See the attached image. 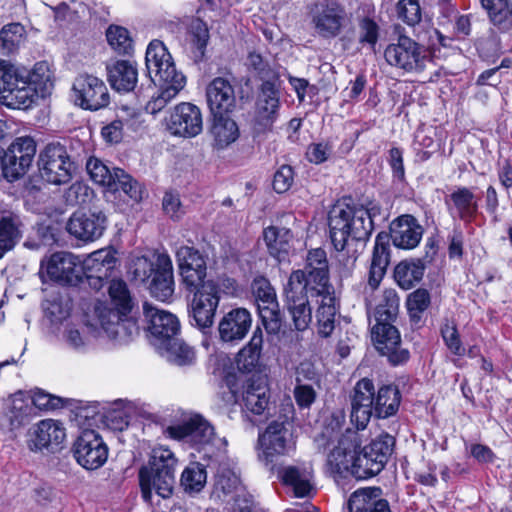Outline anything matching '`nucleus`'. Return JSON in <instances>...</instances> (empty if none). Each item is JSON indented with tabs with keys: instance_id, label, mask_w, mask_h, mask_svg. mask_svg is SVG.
Here are the masks:
<instances>
[{
	"instance_id": "obj_33",
	"label": "nucleus",
	"mask_w": 512,
	"mask_h": 512,
	"mask_svg": "<svg viewBox=\"0 0 512 512\" xmlns=\"http://www.w3.org/2000/svg\"><path fill=\"white\" fill-rule=\"evenodd\" d=\"M390 262L389 236L386 232H380L375 238V244L368 276V284L371 289H376L383 279Z\"/></svg>"
},
{
	"instance_id": "obj_59",
	"label": "nucleus",
	"mask_w": 512,
	"mask_h": 512,
	"mask_svg": "<svg viewBox=\"0 0 512 512\" xmlns=\"http://www.w3.org/2000/svg\"><path fill=\"white\" fill-rule=\"evenodd\" d=\"M18 236V229L10 217H3L0 220V258L11 250L15 245Z\"/></svg>"
},
{
	"instance_id": "obj_7",
	"label": "nucleus",
	"mask_w": 512,
	"mask_h": 512,
	"mask_svg": "<svg viewBox=\"0 0 512 512\" xmlns=\"http://www.w3.org/2000/svg\"><path fill=\"white\" fill-rule=\"evenodd\" d=\"M38 168L45 182L57 186L69 183L76 170L67 148L59 142L48 143L40 151Z\"/></svg>"
},
{
	"instance_id": "obj_58",
	"label": "nucleus",
	"mask_w": 512,
	"mask_h": 512,
	"mask_svg": "<svg viewBox=\"0 0 512 512\" xmlns=\"http://www.w3.org/2000/svg\"><path fill=\"white\" fill-rule=\"evenodd\" d=\"M24 77L20 67L0 59V96H3L13 85H18L17 81H21Z\"/></svg>"
},
{
	"instance_id": "obj_29",
	"label": "nucleus",
	"mask_w": 512,
	"mask_h": 512,
	"mask_svg": "<svg viewBox=\"0 0 512 512\" xmlns=\"http://www.w3.org/2000/svg\"><path fill=\"white\" fill-rule=\"evenodd\" d=\"M206 98L212 115L228 114L236 105L234 87L223 77H217L208 84Z\"/></svg>"
},
{
	"instance_id": "obj_2",
	"label": "nucleus",
	"mask_w": 512,
	"mask_h": 512,
	"mask_svg": "<svg viewBox=\"0 0 512 512\" xmlns=\"http://www.w3.org/2000/svg\"><path fill=\"white\" fill-rule=\"evenodd\" d=\"M368 218L362 206L336 205L329 212L330 238L345 276L351 273L358 258L356 250L350 251V242H366L373 231Z\"/></svg>"
},
{
	"instance_id": "obj_42",
	"label": "nucleus",
	"mask_w": 512,
	"mask_h": 512,
	"mask_svg": "<svg viewBox=\"0 0 512 512\" xmlns=\"http://www.w3.org/2000/svg\"><path fill=\"white\" fill-rule=\"evenodd\" d=\"M401 394L397 386L384 385L379 388L373 404V415L378 418H388L394 415L400 405Z\"/></svg>"
},
{
	"instance_id": "obj_36",
	"label": "nucleus",
	"mask_w": 512,
	"mask_h": 512,
	"mask_svg": "<svg viewBox=\"0 0 512 512\" xmlns=\"http://www.w3.org/2000/svg\"><path fill=\"white\" fill-rule=\"evenodd\" d=\"M210 133L217 149L227 148L240 136L237 123L227 114L213 115Z\"/></svg>"
},
{
	"instance_id": "obj_12",
	"label": "nucleus",
	"mask_w": 512,
	"mask_h": 512,
	"mask_svg": "<svg viewBox=\"0 0 512 512\" xmlns=\"http://www.w3.org/2000/svg\"><path fill=\"white\" fill-rule=\"evenodd\" d=\"M165 129L173 136L193 138L203 130L202 112L190 102H181L163 120Z\"/></svg>"
},
{
	"instance_id": "obj_64",
	"label": "nucleus",
	"mask_w": 512,
	"mask_h": 512,
	"mask_svg": "<svg viewBox=\"0 0 512 512\" xmlns=\"http://www.w3.org/2000/svg\"><path fill=\"white\" fill-rule=\"evenodd\" d=\"M293 396L299 408L306 409L315 402L317 392L314 384H295Z\"/></svg>"
},
{
	"instance_id": "obj_6",
	"label": "nucleus",
	"mask_w": 512,
	"mask_h": 512,
	"mask_svg": "<svg viewBox=\"0 0 512 512\" xmlns=\"http://www.w3.org/2000/svg\"><path fill=\"white\" fill-rule=\"evenodd\" d=\"M259 459L266 465L273 464L279 457L290 456L296 450L293 424L288 418H279L268 424L259 434Z\"/></svg>"
},
{
	"instance_id": "obj_35",
	"label": "nucleus",
	"mask_w": 512,
	"mask_h": 512,
	"mask_svg": "<svg viewBox=\"0 0 512 512\" xmlns=\"http://www.w3.org/2000/svg\"><path fill=\"white\" fill-rule=\"evenodd\" d=\"M263 238L272 257L279 262L287 259L293 240V234L289 229L269 226L264 229Z\"/></svg>"
},
{
	"instance_id": "obj_39",
	"label": "nucleus",
	"mask_w": 512,
	"mask_h": 512,
	"mask_svg": "<svg viewBox=\"0 0 512 512\" xmlns=\"http://www.w3.org/2000/svg\"><path fill=\"white\" fill-rule=\"evenodd\" d=\"M215 487L217 491L222 492L224 501L234 496L240 497L239 499H243L245 506L242 508V511L249 512L247 505L250 504L251 494L242 485L237 474L230 470L222 471L217 476Z\"/></svg>"
},
{
	"instance_id": "obj_53",
	"label": "nucleus",
	"mask_w": 512,
	"mask_h": 512,
	"mask_svg": "<svg viewBox=\"0 0 512 512\" xmlns=\"http://www.w3.org/2000/svg\"><path fill=\"white\" fill-rule=\"evenodd\" d=\"M205 468L199 463H192L182 472L181 485L186 492H200L206 484Z\"/></svg>"
},
{
	"instance_id": "obj_28",
	"label": "nucleus",
	"mask_w": 512,
	"mask_h": 512,
	"mask_svg": "<svg viewBox=\"0 0 512 512\" xmlns=\"http://www.w3.org/2000/svg\"><path fill=\"white\" fill-rule=\"evenodd\" d=\"M252 325V317L246 308H234L225 313L218 324L221 341L238 343L243 340Z\"/></svg>"
},
{
	"instance_id": "obj_47",
	"label": "nucleus",
	"mask_w": 512,
	"mask_h": 512,
	"mask_svg": "<svg viewBox=\"0 0 512 512\" xmlns=\"http://www.w3.org/2000/svg\"><path fill=\"white\" fill-rule=\"evenodd\" d=\"M32 415V406L29 399H24L21 392L16 393L11 398V403L6 413L10 429H18L27 424Z\"/></svg>"
},
{
	"instance_id": "obj_37",
	"label": "nucleus",
	"mask_w": 512,
	"mask_h": 512,
	"mask_svg": "<svg viewBox=\"0 0 512 512\" xmlns=\"http://www.w3.org/2000/svg\"><path fill=\"white\" fill-rule=\"evenodd\" d=\"M279 474L283 484L291 487L296 497H306L313 489L311 471L305 466H285Z\"/></svg>"
},
{
	"instance_id": "obj_52",
	"label": "nucleus",
	"mask_w": 512,
	"mask_h": 512,
	"mask_svg": "<svg viewBox=\"0 0 512 512\" xmlns=\"http://www.w3.org/2000/svg\"><path fill=\"white\" fill-rule=\"evenodd\" d=\"M25 34L24 26L20 23L5 25L0 30V52L13 53L22 43Z\"/></svg>"
},
{
	"instance_id": "obj_57",
	"label": "nucleus",
	"mask_w": 512,
	"mask_h": 512,
	"mask_svg": "<svg viewBox=\"0 0 512 512\" xmlns=\"http://www.w3.org/2000/svg\"><path fill=\"white\" fill-rule=\"evenodd\" d=\"M395 10L397 18L408 26L414 27L422 19L419 0H398Z\"/></svg>"
},
{
	"instance_id": "obj_25",
	"label": "nucleus",
	"mask_w": 512,
	"mask_h": 512,
	"mask_svg": "<svg viewBox=\"0 0 512 512\" xmlns=\"http://www.w3.org/2000/svg\"><path fill=\"white\" fill-rule=\"evenodd\" d=\"M141 495L145 502H152L153 491L161 498L172 496L175 486V473L140 468L138 473Z\"/></svg>"
},
{
	"instance_id": "obj_50",
	"label": "nucleus",
	"mask_w": 512,
	"mask_h": 512,
	"mask_svg": "<svg viewBox=\"0 0 512 512\" xmlns=\"http://www.w3.org/2000/svg\"><path fill=\"white\" fill-rule=\"evenodd\" d=\"M21 74H24V80L28 82L35 90L41 91L42 96L49 92L53 87L51 71L45 62H38L31 71L21 68Z\"/></svg>"
},
{
	"instance_id": "obj_62",
	"label": "nucleus",
	"mask_w": 512,
	"mask_h": 512,
	"mask_svg": "<svg viewBox=\"0 0 512 512\" xmlns=\"http://www.w3.org/2000/svg\"><path fill=\"white\" fill-rule=\"evenodd\" d=\"M379 25L370 18H364L359 23L358 41L374 50L379 39Z\"/></svg>"
},
{
	"instance_id": "obj_17",
	"label": "nucleus",
	"mask_w": 512,
	"mask_h": 512,
	"mask_svg": "<svg viewBox=\"0 0 512 512\" xmlns=\"http://www.w3.org/2000/svg\"><path fill=\"white\" fill-rule=\"evenodd\" d=\"M298 279V276H295L292 281H287L284 287V302L295 329L304 331L312 322V309L309 291L301 286Z\"/></svg>"
},
{
	"instance_id": "obj_54",
	"label": "nucleus",
	"mask_w": 512,
	"mask_h": 512,
	"mask_svg": "<svg viewBox=\"0 0 512 512\" xmlns=\"http://www.w3.org/2000/svg\"><path fill=\"white\" fill-rule=\"evenodd\" d=\"M177 459L173 452L163 446L155 447L152 449L149 461L141 468H147L156 471H167L175 473Z\"/></svg>"
},
{
	"instance_id": "obj_11",
	"label": "nucleus",
	"mask_w": 512,
	"mask_h": 512,
	"mask_svg": "<svg viewBox=\"0 0 512 512\" xmlns=\"http://www.w3.org/2000/svg\"><path fill=\"white\" fill-rule=\"evenodd\" d=\"M36 154V142L31 136L17 137L6 150L0 151L4 161V177L14 181L24 176Z\"/></svg>"
},
{
	"instance_id": "obj_38",
	"label": "nucleus",
	"mask_w": 512,
	"mask_h": 512,
	"mask_svg": "<svg viewBox=\"0 0 512 512\" xmlns=\"http://www.w3.org/2000/svg\"><path fill=\"white\" fill-rule=\"evenodd\" d=\"M243 407L254 415H262L268 409L270 392L267 385L260 381L248 383L242 396Z\"/></svg>"
},
{
	"instance_id": "obj_32",
	"label": "nucleus",
	"mask_w": 512,
	"mask_h": 512,
	"mask_svg": "<svg viewBox=\"0 0 512 512\" xmlns=\"http://www.w3.org/2000/svg\"><path fill=\"white\" fill-rule=\"evenodd\" d=\"M108 81L111 87L118 92L132 91L138 82V70L134 62L129 60H116L106 67Z\"/></svg>"
},
{
	"instance_id": "obj_61",
	"label": "nucleus",
	"mask_w": 512,
	"mask_h": 512,
	"mask_svg": "<svg viewBox=\"0 0 512 512\" xmlns=\"http://www.w3.org/2000/svg\"><path fill=\"white\" fill-rule=\"evenodd\" d=\"M156 271V263L142 256L135 258L130 266L129 272L133 279L139 283L147 282Z\"/></svg>"
},
{
	"instance_id": "obj_18",
	"label": "nucleus",
	"mask_w": 512,
	"mask_h": 512,
	"mask_svg": "<svg viewBox=\"0 0 512 512\" xmlns=\"http://www.w3.org/2000/svg\"><path fill=\"white\" fill-rule=\"evenodd\" d=\"M144 315L149 323L148 329L152 336V344L157 349H162L164 344H169L180 332L178 318L165 310L144 303Z\"/></svg>"
},
{
	"instance_id": "obj_13",
	"label": "nucleus",
	"mask_w": 512,
	"mask_h": 512,
	"mask_svg": "<svg viewBox=\"0 0 512 512\" xmlns=\"http://www.w3.org/2000/svg\"><path fill=\"white\" fill-rule=\"evenodd\" d=\"M75 104L82 109L97 111L107 107L110 94L104 81L92 74L78 75L72 85Z\"/></svg>"
},
{
	"instance_id": "obj_26",
	"label": "nucleus",
	"mask_w": 512,
	"mask_h": 512,
	"mask_svg": "<svg viewBox=\"0 0 512 512\" xmlns=\"http://www.w3.org/2000/svg\"><path fill=\"white\" fill-rule=\"evenodd\" d=\"M389 241L399 249L410 250L418 246L423 236V227L412 215H401L389 226Z\"/></svg>"
},
{
	"instance_id": "obj_41",
	"label": "nucleus",
	"mask_w": 512,
	"mask_h": 512,
	"mask_svg": "<svg viewBox=\"0 0 512 512\" xmlns=\"http://www.w3.org/2000/svg\"><path fill=\"white\" fill-rule=\"evenodd\" d=\"M17 84L10 87L3 96H0V101L3 105L12 109H27L35 101L38 93L24 79L17 81Z\"/></svg>"
},
{
	"instance_id": "obj_46",
	"label": "nucleus",
	"mask_w": 512,
	"mask_h": 512,
	"mask_svg": "<svg viewBox=\"0 0 512 512\" xmlns=\"http://www.w3.org/2000/svg\"><path fill=\"white\" fill-rule=\"evenodd\" d=\"M110 304L113 309L120 310V314L129 315L132 313L134 301L126 282L121 279H112L108 285Z\"/></svg>"
},
{
	"instance_id": "obj_19",
	"label": "nucleus",
	"mask_w": 512,
	"mask_h": 512,
	"mask_svg": "<svg viewBox=\"0 0 512 512\" xmlns=\"http://www.w3.org/2000/svg\"><path fill=\"white\" fill-rule=\"evenodd\" d=\"M191 302V317L200 329L210 328L220 301V287L213 281H207L202 287L194 289Z\"/></svg>"
},
{
	"instance_id": "obj_31",
	"label": "nucleus",
	"mask_w": 512,
	"mask_h": 512,
	"mask_svg": "<svg viewBox=\"0 0 512 512\" xmlns=\"http://www.w3.org/2000/svg\"><path fill=\"white\" fill-rule=\"evenodd\" d=\"M150 293L161 301L169 299L174 292L173 265L167 254H159L156 260V271L150 278Z\"/></svg>"
},
{
	"instance_id": "obj_24",
	"label": "nucleus",
	"mask_w": 512,
	"mask_h": 512,
	"mask_svg": "<svg viewBox=\"0 0 512 512\" xmlns=\"http://www.w3.org/2000/svg\"><path fill=\"white\" fill-rule=\"evenodd\" d=\"M375 386L371 379H360L353 389L351 399V422L357 430H363L373 416Z\"/></svg>"
},
{
	"instance_id": "obj_55",
	"label": "nucleus",
	"mask_w": 512,
	"mask_h": 512,
	"mask_svg": "<svg viewBox=\"0 0 512 512\" xmlns=\"http://www.w3.org/2000/svg\"><path fill=\"white\" fill-rule=\"evenodd\" d=\"M480 3L495 25H504L512 17V0H480Z\"/></svg>"
},
{
	"instance_id": "obj_9",
	"label": "nucleus",
	"mask_w": 512,
	"mask_h": 512,
	"mask_svg": "<svg viewBox=\"0 0 512 512\" xmlns=\"http://www.w3.org/2000/svg\"><path fill=\"white\" fill-rule=\"evenodd\" d=\"M90 321L99 329L100 336L103 333L119 343L129 342L139 331L137 321L131 314L122 315L120 310L113 309L106 302L95 305Z\"/></svg>"
},
{
	"instance_id": "obj_30",
	"label": "nucleus",
	"mask_w": 512,
	"mask_h": 512,
	"mask_svg": "<svg viewBox=\"0 0 512 512\" xmlns=\"http://www.w3.org/2000/svg\"><path fill=\"white\" fill-rule=\"evenodd\" d=\"M380 487H365L354 491L348 499L349 512H391Z\"/></svg>"
},
{
	"instance_id": "obj_34",
	"label": "nucleus",
	"mask_w": 512,
	"mask_h": 512,
	"mask_svg": "<svg viewBox=\"0 0 512 512\" xmlns=\"http://www.w3.org/2000/svg\"><path fill=\"white\" fill-rule=\"evenodd\" d=\"M310 297L319 298V300H317L318 308L316 310L319 334L328 337L335 328V317L337 314L334 288H327L323 291L315 292V294L310 295Z\"/></svg>"
},
{
	"instance_id": "obj_23",
	"label": "nucleus",
	"mask_w": 512,
	"mask_h": 512,
	"mask_svg": "<svg viewBox=\"0 0 512 512\" xmlns=\"http://www.w3.org/2000/svg\"><path fill=\"white\" fill-rule=\"evenodd\" d=\"M344 20L345 11L337 3L320 2L311 9V22L321 37H336L341 32Z\"/></svg>"
},
{
	"instance_id": "obj_3",
	"label": "nucleus",
	"mask_w": 512,
	"mask_h": 512,
	"mask_svg": "<svg viewBox=\"0 0 512 512\" xmlns=\"http://www.w3.org/2000/svg\"><path fill=\"white\" fill-rule=\"evenodd\" d=\"M145 61L151 81L160 88L158 94L152 96L145 105L146 112L155 115L184 88L186 78L176 69L172 56L159 40L150 42Z\"/></svg>"
},
{
	"instance_id": "obj_43",
	"label": "nucleus",
	"mask_w": 512,
	"mask_h": 512,
	"mask_svg": "<svg viewBox=\"0 0 512 512\" xmlns=\"http://www.w3.org/2000/svg\"><path fill=\"white\" fill-rule=\"evenodd\" d=\"M116 258L110 250H97L91 253L84 261L81 268L83 274H94L98 276L110 277L115 268Z\"/></svg>"
},
{
	"instance_id": "obj_49",
	"label": "nucleus",
	"mask_w": 512,
	"mask_h": 512,
	"mask_svg": "<svg viewBox=\"0 0 512 512\" xmlns=\"http://www.w3.org/2000/svg\"><path fill=\"white\" fill-rule=\"evenodd\" d=\"M261 321L269 334H277L282 326L277 297L256 302Z\"/></svg>"
},
{
	"instance_id": "obj_27",
	"label": "nucleus",
	"mask_w": 512,
	"mask_h": 512,
	"mask_svg": "<svg viewBox=\"0 0 512 512\" xmlns=\"http://www.w3.org/2000/svg\"><path fill=\"white\" fill-rule=\"evenodd\" d=\"M63 424L54 419H44L30 429L29 446L31 450L57 449L65 440Z\"/></svg>"
},
{
	"instance_id": "obj_14",
	"label": "nucleus",
	"mask_w": 512,
	"mask_h": 512,
	"mask_svg": "<svg viewBox=\"0 0 512 512\" xmlns=\"http://www.w3.org/2000/svg\"><path fill=\"white\" fill-rule=\"evenodd\" d=\"M82 260L79 256L67 251L53 253L41 262V273L61 285L75 286L82 282Z\"/></svg>"
},
{
	"instance_id": "obj_45",
	"label": "nucleus",
	"mask_w": 512,
	"mask_h": 512,
	"mask_svg": "<svg viewBox=\"0 0 512 512\" xmlns=\"http://www.w3.org/2000/svg\"><path fill=\"white\" fill-rule=\"evenodd\" d=\"M169 362L178 366L191 365L195 360V351L176 336L169 344H164L162 349H157Z\"/></svg>"
},
{
	"instance_id": "obj_51",
	"label": "nucleus",
	"mask_w": 512,
	"mask_h": 512,
	"mask_svg": "<svg viewBox=\"0 0 512 512\" xmlns=\"http://www.w3.org/2000/svg\"><path fill=\"white\" fill-rule=\"evenodd\" d=\"M263 344V333L262 330L257 327L249 341L239 352L238 364L242 362V367L246 370L254 368L260 358Z\"/></svg>"
},
{
	"instance_id": "obj_56",
	"label": "nucleus",
	"mask_w": 512,
	"mask_h": 512,
	"mask_svg": "<svg viewBox=\"0 0 512 512\" xmlns=\"http://www.w3.org/2000/svg\"><path fill=\"white\" fill-rule=\"evenodd\" d=\"M106 37L109 45L119 54H129L133 50V41L129 31L121 26H110Z\"/></svg>"
},
{
	"instance_id": "obj_15",
	"label": "nucleus",
	"mask_w": 512,
	"mask_h": 512,
	"mask_svg": "<svg viewBox=\"0 0 512 512\" xmlns=\"http://www.w3.org/2000/svg\"><path fill=\"white\" fill-rule=\"evenodd\" d=\"M280 110L279 91L270 80L263 81L255 103L253 129L257 133L271 131Z\"/></svg>"
},
{
	"instance_id": "obj_22",
	"label": "nucleus",
	"mask_w": 512,
	"mask_h": 512,
	"mask_svg": "<svg viewBox=\"0 0 512 512\" xmlns=\"http://www.w3.org/2000/svg\"><path fill=\"white\" fill-rule=\"evenodd\" d=\"M168 435L198 448L210 444L215 436L214 428L201 415H194L182 423L167 428Z\"/></svg>"
},
{
	"instance_id": "obj_63",
	"label": "nucleus",
	"mask_w": 512,
	"mask_h": 512,
	"mask_svg": "<svg viewBox=\"0 0 512 512\" xmlns=\"http://www.w3.org/2000/svg\"><path fill=\"white\" fill-rule=\"evenodd\" d=\"M442 338L447 348L455 355L462 356L465 349L462 346L460 336L454 322L446 321L441 328Z\"/></svg>"
},
{
	"instance_id": "obj_60",
	"label": "nucleus",
	"mask_w": 512,
	"mask_h": 512,
	"mask_svg": "<svg viewBox=\"0 0 512 512\" xmlns=\"http://www.w3.org/2000/svg\"><path fill=\"white\" fill-rule=\"evenodd\" d=\"M431 298L426 289H417L407 298V309L410 316L419 319L421 314L430 306Z\"/></svg>"
},
{
	"instance_id": "obj_1",
	"label": "nucleus",
	"mask_w": 512,
	"mask_h": 512,
	"mask_svg": "<svg viewBox=\"0 0 512 512\" xmlns=\"http://www.w3.org/2000/svg\"><path fill=\"white\" fill-rule=\"evenodd\" d=\"M394 445V437L381 434L361 448L358 432L347 429L328 455V463L338 473L347 471L357 479H367L384 469Z\"/></svg>"
},
{
	"instance_id": "obj_44",
	"label": "nucleus",
	"mask_w": 512,
	"mask_h": 512,
	"mask_svg": "<svg viewBox=\"0 0 512 512\" xmlns=\"http://www.w3.org/2000/svg\"><path fill=\"white\" fill-rule=\"evenodd\" d=\"M424 271L422 260H404L395 267L394 278L401 288L408 290L422 280Z\"/></svg>"
},
{
	"instance_id": "obj_8",
	"label": "nucleus",
	"mask_w": 512,
	"mask_h": 512,
	"mask_svg": "<svg viewBox=\"0 0 512 512\" xmlns=\"http://www.w3.org/2000/svg\"><path fill=\"white\" fill-rule=\"evenodd\" d=\"M86 170L93 182L111 191H123L133 201L143 199L145 189L141 183L120 168L111 170L100 159L91 157L86 163Z\"/></svg>"
},
{
	"instance_id": "obj_4",
	"label": "nucleus",
	"mask_w": 512,
	"mask_h": 512,
	"mask_svg": "<svg viewBox=\"0 0 512 512\" xmlns=\"http://www.w3.org/2000/svg\"><path fill=\"white\" fill-rule=\"evenodd\" d=\"M383 300L385 304L381 303L375 309L376 323L371 330L372 340L376 349L387 356L391 364H402L408 360L409 352L401 348L400 333L392 325L398 313L399 297L394 290L389 289L384 291Z\"/></svg>"
},
{
	"instance_id": "obj_10",
	"label": "nucleus",
	"mask_w": 512,
	"mask_h": 512,
	"mask_svg": "<svg viewBox=\"0 0 512 512\" xmlns=\"http://www.w3.org/2000/svg\"><path fill=\"white\" fill-rule=\"evenodd\" d=\"M298 276L301 286L308 289L309 294L332 288L330 283L329 263L324 249L316 248L308 251L303 269L294 270L288 281Z\"/></svg>"
},
{
	"instance_id": "obj_20",
	"label": "nucleus",
	"mask_w": 512,
	"mask_h": 512,
	"mask_svg": "<svg viewBox=\"0 0 512 512\" xmlns=\"http://www.w3.org/2000/svg\"><path fill=\"white\" fill-rule=\"evenodd\" d=\"M180 276L189 291L202 287L206 282V261L194 247L182 246L176 252Z\"/></svg>"
},
{
	"instance_id": "obj_40",
	"label": "nucleus",
	"mask_w": 512,
	"mask_h": 512,
	"mask_svg": "<svg viewBox=\"0 0 512 512\" xmlns=\"http://www.w3.org/2000/svg\"><path fill=\"white\" fill-rule=\"evenodd\" d=\"M99 336V329L90 319L83 325L67 324L62 335L66 345L77 351L84 350L89 344L91 337L96 338Z\"/></svg>"
},
{
	"instance_id": "obj_16",
	"label": "nucleus",
	"mask_w": 512,
	"mask_h": 512,
	"mask_svg": "<svg viewBox=\"0 0 512 512\" xmlns=\"http://www.w3.org/2000/svg\"><path fill=\"white\" fill-rule=\"evenodd\" d=\"M73 454L83 468L96 470L107 461L108 447L96 431L85 430L74 442Z\"/></svg>"
},
{
	"instance_id": "obj_21",
	"label": "nucleus",
	"mask_w": 512,
	"mask_h": 512,
	"mask_svg": "<svg viewBox=\"0 0 512 512\" xmlns=\"http://www.w3.org/2000/svg\"><path fill=\"white\" fill-rule=\"evenodd\" d=\"M107 227V217L102 211H76L66 225L70 235L84 242L99 239Z\"/></svg>"
},
{
	"instance_id": "obj_48",
	"label": "nucleus",
	"mask_w": 512,
	"mask_h": 512,
	"mask_svg": "<svg viewBox=\"0 0 512 512\" xmlns=\"http://www.w3.org/2000/svg\"><path fill=\"white\" fill-rule=\"evenodd\" d=\"M450 198L461 220L470 222L475 217L478 211V203L474 193L469 188H458L450 195Z\"/></svg>"
},
{
	"instance_id": "obj_5",
	"label": "nucleus",
	"mask_w": 512,
	"mask_h": 512,
	"mask_svg": "<svg viewBox=\"0 0 512 512\" xmlns=\"http://www.w3.org/2000/svg\"><path fill=\"white\" fill-rule=\"evenodd\" d=\"M384 58L396 69L409 74H420L432 62L433 55L428 47L399 32L397 39L385 48Z\"/></svg>"
}]
</instances>
